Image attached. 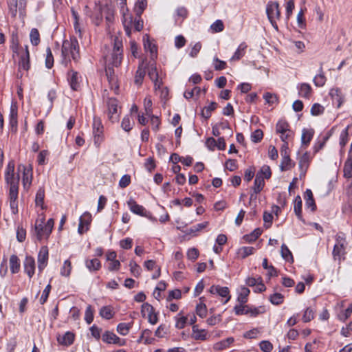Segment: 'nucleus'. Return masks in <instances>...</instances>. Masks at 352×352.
<instances>
[{
    "label": "nucleus",
    "instance_id": "nucleus-36",
    "mask_svg": "<svg viewBox=\"0 0 352 352\" xmlns=\"http://www.w3.org/2000/svg\"><path fill=\"white\" fill-rule=\"evenodd\" d=\"M218 104L215 102H211L210 104L207 107H205L202 111L201 116L204 117L206 119H208L211 116V113L214 110H215L217 107Z\"/></svg>",
    "mask_w": 352,
    "mask_h": 352
},
{
    "label": "nucleus",
    "instance_id": "nucleus-13",
    "mask_svg": "<svg viewBox=\"0 0 352 352\" xmlns=\"http://www.w3.org/2000/svg\"><path fill=\"white\" fill-rule=\"evenodd\" d=\"M209 292L212 294H218L219 296L226 298L224 304L227 303L231 296L230 295V290L228 287H221L220 285H212L209 289Z\"/></svg>",
    "mask_w": 352,
    "mask_h": 352
},
{
    "label": "nucleus",
    "instance_id": "nucleus-28",
    "mask_svg": "<svg viewBox=\"0 0 352 352\" xmlns=\"http://www.w3.org/2000/svg\"><path fill=\"white\" fill-rule=\"evenodd\" d=\"M333 100L338 102V107H339L343 102V96L340 89L332 88L329 91Z\"/></svg>",
    "mask_w": 352,
    "mask_h": 352
},
{
    "label": "nucleus",
    "instance_id": "nucleus-63",
    "mask_svg": "<svg viewBox=\"0 0 352 352\" xmlns=\"http://www.w3.org/2000/svg\"><path fill=\"white\" fill-rule=\"evenodd\" d=\"M254 248L253 247H243L239 250V253L243 258L252 254L254 253Z\"/></svg>",
    "mask_w": 352,
    "mask_h": 352
},
{
    "label": "nucleus",
    "instance_id": "nucleus-9",
    "mask_svg": "<svg viewBox=\"0 0 352 352\" xmlns=\"http://www.w3.org/2000/svg\"><path fill=\"white\" fill-rule=\"evenodd\" d=\"M92 221L91 214L89 212H85L79 219L78 232L82 234L88 231L89 225Z\"/></svg>",
    "mask_w": 352,
    "mask_h": 352
},
{
    "label": "nucleus",
    "instance_id": "nucleus-4",
    "mask_svg": "<svg viewBox=\"0 0 352 352\" xmlns=\"http://www.w3.org/2000/svg\"><path fill=\"white\" fill-rule=\"evenodd\" d=\"M266 13L273 28L278 30L276 20H279L280 18V11L278 3L277 1H269L266 6Z\"/></svg>",
    "mask_w": 352,
    "mask_h": 352
},
{
    "label": "nucleus",
    "instance_id": "nucleus-48",
    "mask_svg": "<svg viewBox=\"0 0 352 352\" xmlns=\"http://www.w3.org/2000/svg\"><path fill=\"white\" fill-rule=\"evenodd\" d=\"M175 327L179 329H184L186 326V324L187 322L188 318L186 316H182V314L179 313L176 317H175Z\"/></svg>",
    "mask_w": 352,
    "mask_h": 352
},
{
    "label": "nucleus",
    "instance_id": "nucleus-49",
    "mask_svg": "<svg viewBox=\"0 0 352 352\" xmlns=\"http://www.w3.org/2000/svg\"><path fill=\"white\" fill-rule=\"evenodd\" d=\"M133 124V122H131L129 116L127 115L123 118L121 127L125 131L129 132L132 129Z\"/></svg>",
    "mask_w": 352,
    "mask_h": 352
},
{
    "label": "nucleus",
    "instance_id": "nucleus-11",
    "mask_svg": "<svg viewBox=\"0 0 352 352\" xmlns=\"http://www.w3.org/2000/svg\"><path fill=\"white\" fill-rule=\"evenodd\" d=\"M49 252L47 246H42L38 254V269L42 272L47 265Z\"/></svg>",
    "mask_w": 352,
    "mask_h": 352
},
{
    "label": "nucleus",
    "instance_id": "nucleus-56",
    "mask_svg": "<svg viewBox=\"0 0 352 352\" xmlns=\"http://www.w3.org/2000/svg\"><path fill=\"white\" fill-rule=\"evenodd\" d=\"M263 138V133L261 129H256L251 134V140L254 143L261 142Z\"/></svg>",
    "mask_w": 352,
    "mask_h": 352
},
{
    "label": "nucleus",
    "instance_id": "nucleus-55",
    "mask_svg": "<svg viewBox=\"0 0 352 352\" xmlns=\"http://www.w3.org/2000/svg\"><path fill=\"white\" fill-rule=\"evenodd\" d=\"M314 318V311L310 308L308 307L305 309L303 316H302V320L304 322H309Z\"/></svg>",
    "mask_w": 352,
    "mask_h": 352
},
{
    "label": "nucleus",
    "instance_id": "nucleus-46",
    "mask_svg": "<svg viewBox=\"0 0 352 352\" xmlns=\"http://www.w3.org/2000/svg\"><path fill=\"white\" fill-rule=\"evenodd\" d=\"M272 175V172L269 166H263L260 170L256 173V176H260L261 178L270 179Z\"/></svg>",
    "mask_w": 352,
    "mask_h": 352
},
{
    "label": "nucleus",
    "instance_id": "nucleus-22",
    "mask_svg": "<svg viewBox=\"0 0 352 352\" xmlns=\"http://www.w3.org/2000/svg\"><path fill=\"white\" fill-rule=\"evenodd\" d=\"M19 67L23 69L28 71L30 67V53L28 50V47L26 45L25 49L24 54L21 56L20 61H19Z\"/></svg>",
    "mask_w": 352,
    "mask_h": 352
},
{
    "label": "nucleus",
    "instance_id": "nucleus-7",
    "mask_svg": "<svg viewBox=\"0 0 352 352\" xmlns=\"http://www.w3.org/2000/svg\"><path fill=\"white\" fill-rule=\"evenodd\" d=\"M92 128L94 144L97 147H99L104 140L103 125L100 118H94Z\"/></svg>",
    "mask_w": 352,
    "mask_h": 352
},
{
    "label": "nucleus",
    "instance_id": "nucleus-50",
    "mask_svg": "<svg viewBox=\"0 0 352 352\" xmlns=\"http://www.w3.org/2000/svg\"><path fill=\"white\" fill-rule=\"evenodd\" d=\"M269 300L273 305H278L283 302L284 296L280 293H274L270 296Z\"/></svg>",
    "mask_w": 352,
    "mask_h": 352
},
{
    "label": "nucleus",
    "instance_id": "nucleus-32",
    "mask_svg": "<svg viewBox=\"0 0 352 352\" xmlns=\"http://www.w3.org/2000/svg\"><path fill=\"white\" fill-rule=\"evenodd\" d=\"M10 268L12 274H16L20 270L19 260L16 255H11L10 257Z\"/></svg>",
    "mask_w": 352,
    "mask_h": 352
},
{
    "label": "nucleus",
    "instance_id": "nucleus-39",
    "mask_svg": "<svg viewBox=\"0 0 352 352\" xmlns=\"http://www.w3.org/2000/svg\"><path fill=\"white\" fill-rule=\"evenodd\" d=\"M262 232L261 228H256L250 234L245 235L244 239L247 242L252 243L261 235Z\"/></svg>",
    "mask_w": 352,
    "mask_h": 352
},
{
    "label": "nucleus",
    "instance_id": "nucleus-44",
    "mask_svg": "<svg viewBox=\"0 0 352 352\" xmlns=\"http://www.w3.org/2000/svg\"><path fill=\"white\" fill-rule=\"evenodd\" d=\"M72 269V267L71 261L69 259L65 260L63 267L60 269V275L66 277L69 276Z\"/></svg>",
    "mask_w": 352,
    "mask_h": 352
},
{
    "label": "nucleus",
    "instance_id": "nucleus-16",
    "mask_svg": "<svg viewBox=\"0 0 352 352\" xmlns=\"http://www.w3.org/2000/svg\"><path fill=\"white\" fill-rule=\"evenodd\" d=\"M80 76L77 72L70 70L67 72V80L71 88L74 91H77L80 87Z\"/></svg>",
    "mask_w": 352,
    "mask_h": 352
},
{
    "label": "nucleus",
    "instance_id": "nucleus-21",
    "mask_svg": "<svg viewBox=\"0 0 352 352\" xmlns=\"http://www.w3.org/2000/svg\"><path fill=\"white\" fill-rule=\"evenodd\" d=\"M299 96L305 98H309L312 94V89L308 83H300L297 86Z\"/></svg>",
    "mask_w": 352,
    "mask_h": 352
},
{
    "label": "nucleus",
    "instance_id": "nucleus-5",
    "mask_svg": "<svg viewBox=\"0 0 352 352\" xmlns=\"http://www.w3.org/2000/svg\"><path fill=\"white\" fill-rule=\"evenodd\" d=\"M276 133L280 135V140L285 142L294 137V132L290 129L289 123L285 120H280L276 125Z\"/></svg>",
    "mask_w": 352,
    "mask_h": 352
},
{
    "label": "nucleus",
    "instance_id": "nucleus-38",
    "mask_svg": "<svg viewBox=\"0 0 352 352\" xmlns=\"http://www.w3.org/2000/svg\"><path fill=\"white\" fill-rule=\"evenodd\" d=\"M147 6L146 0H138L135 6V12L138 17H140Z\"/></svg>",
    "mask_w": 352,
    "mask_h": 352
},
{
    "label": "nucleus",
    "instance_id": "nucleus-15",
    "mask_svg": "<svg viewBox=\"0 0 352 352\" xmlns=\"http://www.w3.org/2000/svg\"><path fill=\"white\" fill-rule=\"evenodd\" d=\"M127 205L133 213L142 217H148L146 209L142 206L138 204L133 198L129 199Z\"/></svg>",
    "mask_w": 352,
    "mask_h": 352
},
{
    "label": "nucleus",
    "instance_id": "nucleus-40",
    "mask_svg": "<svg viewBox=\"0 0 352 352\" xmlns=\"http://www.w3.org/2000/svg\"><path fill=\"white\" fill-rule=\"evenodd\" d=\"M122 60V53L112 52L110 64L112 65L113 67H118L120 65Z\"/></svg>",
    "mask_w": 352,
    "mask_h": 352
},
{
    "label": "nucleus",
    "instance_id": "nucleus-1",
    "mask_svg": "<svg viewBox=\"0 0 352 352\" xmlns=\"http://www.w3.org/2000/svg\"><path fill=\"white\" fill-rule=\"evenodd\" d=\"M15 164L13 160L8 162L5 171V180L9 185L10 206L13 213L17 212L19 177H14Z\"/></svg>",
    "mask_w": 352,
    "mask_h": 352
},
{
    "label": "nucleus",
    "instance_id": "nucleus-31",
    "mask_svg": "<svg viewBox=\"0 0 352 352\" xmlns=\"http://www.w3.org/2000/svg\"><path fill=\"white\" fill-rule=\"evenodd\" d=\"M294 210L296 215L299 220L302 221V199L299 195H297L294 199Z\"/></svg>",
    "mask_w": 352,
    "mask_h": 352
},
{
    "label": "nucleus",
    "instance_id": "nucleus-47",
    "mask_svg": "<svg viewBox=\"0 0 352 352\" xmlns=\"http://www.w3.org/2000/svg\"><path fill=\"white\" fill-rule=\"evenodd\" d=\"M280 254L282 257L287 261H293V256L291 251L285 244H283L280 248Z\"/></svg>",
    "mask_w": 352,
    "mask_h": 352
},
{
    "label": "nucleus",
    "instance_id": "nucleus-20",
    "mask_svg": "<svg viewBox=\"0 0 352 352\" xmlns=\"http://www.w3.org/2000/svg\"><path fill=\"white\" fill-rule=\"evenodd\" d=\"M146 38L144 36L143 39L144 49L150 52L151 58L154 60L157 58V46L149 40L148 35H146Z\"/></svg>",
    "mask_w": 352,
    "mask_h": 352
},
{
    "label": "nucleus",
    "instance_id": "nucleus-30",
    "mask_svg": "<svg viewBox=\"0 0 352 352\" xmlns=\"http://www.w3.org/2000/svg\"><path fill=\"white\" fill-rule=\"evenodd\" d=\"M133 324V321L129 323H119L117 326L116 330L120 335L126 336L129 333L130 329L132 328Z\"/></svg>",
    "mask_w": 352,
    "mask_h": 352
},
{
    "label": "nucleus",
    "instance_id": "nucleus-3",
    "mask_svg": "<svg viewBox=\"0 0 352 352\" xmlns=\"http://www.w3.org/2000/svg\"><path fill=\"white\" fill-rule=\"evenodd\" d=\"M54 220L53 219H49L45 224H44V219H42L40 223H38V221L36 222L35 231L36 233V237L38 241H41L43 239H47L54 228Z\"/></svg>",
    "mask_w": 352,
    "mask_h": 352
},
{
    "label": "nucleus",
    "instance_id": "nucleus-35",
    "mask_svg": "<svg viewBox=\"0 0 352 352\" xmlns=\"http://www.w3.org/2000/svg\"><path fill=\"white\" fill-rule=\"evenodd\" d=\"M344 177L345 178L352 177V156L349 155L344 163Z\"/></svg>",
    "mask_w": 352,
    "mask_h": 352
},
{
    "label": "nucleus",
    "instance_id": "nucleus-18",
    "mask_svg": "<svg viewBox=\"0 0 352 352\" xmlns=\"http://www.w3.org/2000/svg\"><path fill=\"white\" fill-rule=\"evenodd\" d=\"M311 157L308 152H305L299 160V168L300 170V176L305 175L309 166Z\"/></svg>",
    "mask_w": 352,
    "mask_h": 352
},
{
    "label": "nucleus",
    "instance_id": "nucleus-2",
    "mask_svg": "<svg viewBox=\"0 0 352 352\" xmlns=\"http://www.w3.org/2000/svg\"><path fill=\"white\" fill-rule=\"evenodd\" d=\"M62 54V63L67 65L68 62L71 59L74 61H78L80 58L79 44L77 38L74 36H71L69 39L63 41L61 48Z\"/></svg>",
    "mask_w": 352,
    "mask_h": 352
},
{
    "label": "nucleus",
    "instance_id": "nucleus-45",
    "mask_svg": "<svg viewBox=\"0 0 352 352\" xmlns=\"http://www.w3.org/2000/svg\"><path fill=\"white\" fill-rule=\"evenodd\" d=\"M30 38L31 43L36 46L40 43V34L38 30L36 28H32L30 33Z\"/></svg>",
    "mask_w": 352,
    "mask_h": 352
},
{
    "label": "nucleus",
    "instance_id": "nucleus-59",
    "mask_svg": "<svg viewBox=\"0 0 352 352\" xmlns=\"http://www.w3.org/2000/svg\"><path fill=\"white\" fill-rule=\"evenodd\" d=\"M153 307L151 305L148 304V302H145L142 305L141 314L143 317H145L146 314L148 316L150 314H153Z\"/></svg>",
    "mask_w": 352,
    "mask_h": 352
},
{
    "label": "nucleus",
    "instance_id": "nucleus-23",
    "mask_svg": "<svg viewBox=\"0 0 352 352\" xmlns=\"http://www.w3.org/2000/svg\"><path fill=\"white\" fill-rule=\"evenodd\" d=\"M326 81H327V78L323 72L322 64L321 63V65L319 69V74L318 75L315 76V77L313 79V82H314L315 86L321 87L325 85Z\"/></svg>",
    "mask_w": 352,
    "mask_h": 352
},
{
    "label": "nucleus",
    "instance_id": "nucleus-8",
    "mask_svg": "<svg viewBox=\"0 0 352 352\" xmlns=\"http://www.w3.org/2000/svg\"><path fill=\"white\" fill-rule=\"evenodd\" d=\"M108 118L111 122L118 120L119 114L118 112V101L114 98H110L107 100Z\"/></svg>",
    "mask_w": 352,
    "mask_h": 352
},
{
    "label": "nucleus",
    "instance_id": "nucleus-29",
    "mask_svg": "<svg viewBox=\"0 0 352 352\" xmlns=\"http://www.w3.org/2000/svg\"><path fill=\"white\" fill-rule=\"evenodd\" d=\"M58 341L60 344L69 346L74 341V334L70 331H67L61 338H58Z\"/></svg>",
    "mask_w": 352,
    "mask_h": 352
},
{
    "label": "nucleus",
    "instance_id": "nucleus-61",
    "mask_svg": "<svg viewBox=\"0 0 352 352\" xmlns=\"http://www.w3.org/2000/svg\"><path fill=\"white\" fill-rule=\"evenodd\" d=\"M259 346L263 352H270L273 349L272 344L268 340H263L260 342Z\"/></svg>",
    "mask_w": 352,
    "mask_h": 352
},
{
    "label": "nucleus",
    "instance_id": "nucleus-52",
    "mask_svg": "<svg viewBox=\"0 0 352 352\" xmlns=\"http://www.w3.org/2000/svg\"><path fill=\"white\" fill-rule=\"evenodd\" d=\"M249 305H244V304H239L234 307V311L236 315H248Z\"/></svg>",
    "mask_w": 352,
    "mask_h": 352
},
{
    "label": "nucleus",
    "instance_id": "nucleus-42",
    "mask_svg": "<svg viewBox=\"0 0 352 352\" xmlns=\"http://www.w3.org/2000/svg\"><path fill=\"white\" fill-rule=\"evenodd\" d=\"M113 314V310L109 306H104L100 310V316L107 320L112 318Z\"/></svg>",
    "mask_w": 352,
    "mask_h": 352
},
{
    "label": "nucleus",
    "instance_id": "nucleus-25",
    "mask_svg": "<svg viewBox=\"0 0 352 352\" xmlns=\"http://www.w3.org/2000/svg\"><path fill=\"white\" fill-rule=\"evenodd\" d=\"M234 339L233 337H229L225 340L215 343L213 346V349L215 351H222L228 348L230 345L234 342Z\"/></svg>",
    "mask_w": 352,
    "mask_h": 352
},
{
    "label": "nucleus",
    "instance_id": "nucleus-60",
    "mask_svg": "<svg viewBox=\"0 0 352 352\" xmlns=\"http://www.w3.org/2000/svg\"><path fill=\"white\" fill-rule=\"evenodd\" d=\"M196 313L201 318L206 317L207 314L206 305L204 303L198 304L196 307Z\"/></svg>",
    "mask_w": 352,
    "mask_h": 352
},
{
    "label": "nucleus",
    "instance_id": "nucleus-62",
    "mask_svg": "<svg viewBox=\"0 0 352 352\" xmlns=\"http://www.w3.org/2000/svg\"><path fill=\"white\" fill-rule=\"evenodd\" d=\"M129 266H130V270H131V274L134 276L138 277L140 275V272H141V269H140V266L135 262H132V261L130 262Z\"/></svg>",
    "mask_w": 352,
    "mask_h": 352
},
{
    "label": "nucleus",
    "instance_id": "nucleus-10",
    "mask_svg": "<svg viewBox=\"0 0 352 352\" xmlns=\"http://www.w3.org/2000/svg\"><path fill=\"white\" fill-rule=\"evenodd\" d=\"M102 340L107 344H114L118 346H124L126 344V340L120 338L113 332L106 331L102 336Z\"/></svg>",
    "mask_w": 352,
    "mask_h": 352
},
{
    "label": "nucleus",
    "instance_id": "nucleus-6",
    "mask_svg": "<svg viewBox=\"0 0 352 352\" xmlns=\"http://www.w3.org/2000/svg\"><path fill=\"white\" fill-rule=\"evenodd\" d=\"M122 23L124 25V30L127 36H130L131 33V28L133 25L134 29L139 32L143 28V21L138 17V19H135L134 23H133V18L129 14H123V19Z\"/></svg>",
    "mask_w": 352,
    "mask_h": 352
},
{
    "label": "nucleus",
    "instance_id": "nucleus-64",
    "mask_svg": "<svg viewBox=\"0 0 352 352\" xmlns=\"http://www.w3.org/2000/svg\"><path fill=\"white\" fill-rule=\"evenodd\" d=\"M324 107L320 104L316 103L313 104L311 109V113L313 116H319L322 114L324 111Z\"/></svg>",
    "mask_w": 352,
    "mask_h": 352
},
{
    "label": "nucleus",
    "instance_id": "nucleus-41",
    "mask_svg": "<svg viewBox=\"0 0 352 352\" xmlns=\"http://www.w3.org/2000/svg\"><path fill=\"white\" fill-rule=\"evenodd\" d=\"M250 291L248 287H242L238 296L237 300L240 304H245L248 301V296Z\"/></svg>",
    "mask_w": 352,
    "mask_h": 352
},
{
    "label": "nucleus",
    "instance_id": "nucleus-53",
    "mask_svg": "<svg viewBox=\"0 0 352 352\" xmlns=\"http://www.w3.org/2000/svg\"><path fill=\"white\" fill-rule=\"evenodd\" d=\"M227 63L219 59L217 57H214L213 59V67L215 70L220 71L226 68Z\"/></svg>",
    "mask_w": 352,
    "mask_h": 352
},
{
    "label": "nucleus",
    "instance_id": "nucleus-24",
    "mask_svg": "<svg viewBox=\"0 0 352 352\" xmlns=\"http://www.w3.org/2000/svg\"><path fill=\"white\" fill-rule=\"evenodd\" d=\"M85 266L89 272H94L101 268V263L98 258L86 259Z\"/></svg>",
    "mask_w": 352,
    "mask_h": 352
},
{
    "label": "nucleus",
    "instance_id": "nucleus-33",
    "mask_svg": "<svg viewBox=\"0 0 352 352\" xmlns=\"http://www.w3.org/2000/svg\"><path fill=\"white\" fill-rule=\"evenodd\" d=\"M247 45L245 43H243L239 45L234 55L230 58V61H235L240 60L245 54V50L246 49Z\"/></svg>",
    "mask_w": 352,
    "mask_h": 352
},
{
    "label": "nucleus",
    "instance_id": "nucleus-54",
    "mask_svg": "<svg viewBox=\"0 0 352 352\" xmlns=\"http://www.w3.org/2000/svg\"><path fill=\"white\" fill-rule=\"evenodd\" d=\"M18 0H8L9 11L13 17L16 16L17 13Z\"/></svg>",
    "mask_w": 352,
    "mask_h": 352
},
{
    "label": "nucleus",
    "instance_id": "nucleus-57",
    "mask_svg": "<svg viewBox=\"0 0 352 352\" xmlns=\"http://www.w3.org/2000/svg\"><path fill=\"white\" fill-rule=\"evenodd\" d=\"M211 30L214 32H220L223 30L224 25L221 20L215 21L210 26Z\"/></svg>",
    "mask_w": 352,
    "mask_h": 352
},
{
    "label": "nucleus",
    "instance_id": "nucleus-34",
    "mask_svg": "<svg viewBox=\"0 0 352 352\" xmlns=\"http://www.w3.org/2000/svg\"><path fill=\"white\" fill-rule=\"evenodd\" d=\"M44 198H45V189L43 187H40L37 190L35 197V204L36 206H41L44 209Z\"/></svg>",
    "mask_w": 352,
    "mask_h": 352
},
{
    "label": "nucleus",
    "instance_id": "nucleus-27",
    "mask_svg": "<svg viewBox=\"0 0 352 352\" xmlns=\"http://www.w3.org/2000/svg\"><path fill=\"white\" fill-rule=\"evenodd\" d=\"M192 338L196 340H206L207 331L205 329H199L197 325L192 326Z\"/></svg>",
    "mask_w": 352,
    "mask_h": 352
},
{
    "label": "nucleus",
    "instance_id": "nucleus-14",
    "mask_svg": "<svg viewBox=\"0 0 352 352\" xmlns=\"http://www.w3.org/2000/svg\"><path fill=\"white\" fill-rule=\"evenodd\" d=\"M21 167L23 168L22 182L23 188L26 190H28L32 184V168L31 166H19V169H20Z\"/></svg>",
    "mask_w": 352,
    "mask_h": 352
},
{
    "label": "nucleus",
    "instance_id": "nucleus-17",
    "mask_svg": "<svg viewBox=\"0 0 352 352\" xmlns=\"http://www.w3.org/2000/svg\"><path fill=\"white\" fill-rule=\"evenodd\" d=\"M24 271L27 275L32 278L35 272V261L32 256H26L23 263Z\"/></svg>",
    "mask_w": 352,
    "mask_h": 352
},
{
    "label": "nucleus",
    "instance_id": "nucleus-58",
    "mask_svg": "<svg viewBox=\"0 0 352 352\" xmlns=\"http://www.w3.org/2000/svg\"><path fill=\"white\" fill-rule=\"evenodd\" d=\"M146 71L144 69H141L140 67L137 70L135 76V82L137 85H141L144 77L145 76Z\"/></svg>",
    "mask_w": 352,
    "mask_h": 352
},
{
    "label": "nucleus",
    "instance_id": "nucleus-43",
    "mask_svg": "<svg viewBox=\"0 0 352 352\" xmlns=\"http://www.w3.org/2000/svg\"><path fill=\"white\" fill-rule=\"evenodd\" d=\"M295 164L292 162L289 155L282 156V161L280 166L283 171L290 169Z\"/></svg>",
    "mask_w": 352,
    "mask_h": 352
},
{
    "label": "nucleus",
    "instance_id": "nucleus-26",
    "mask_svg": "<svg viewBox=\"0 0 352 352\" xmlns=\"http://www.w3.org/2000/svg\"><path fill=\"white\" fill-rule=\"evenodd\" d=\"M314 134V131L312 129H303L302 131L301 142L302 145L307 146L311 140Z\"/></svg>",
    "mask_w": 352,
    "mask_h": 352
},
{
    "label": "nucleus",
    "instance_id": "nucleus-37",
    "mask_svg": "<svg viewBox=\"0 0 352 352\" xmlns=\"http://www.w3.org/2000/svg\"><path fill=\"white\" fill-rule=\"evenodd\" d=\"M264 186L265 181L263 178H261L260 176H256L252 187L254 192L255 194L259 193L263 190Z\"/></svg>",
    "mask_w": 352,
    "mask_h": 352
},
{
    "label": "nucleus",
    "instance_id": "nucleus-19",
    "mask_svg": "<svg viewBox=\"0 0 352 352\" xmlns=\"http://www.w3.org/2000/svg\"><path fill=\"white\" fill-rule=\"evenodd\" d=\"M346 245H342V244H335L333 250V257L335 261H338L340 263L342 259H344V255L346 254L345 249Z\"/></svg>",
    "mask_w": 352,
    "mask_h": 352
},
{
    "label": "nucleus",
    "instance_id": "nucleus-51",
    "mask_svg": "<svg viewBox=\"0 0 352 352\" xmlns=\"http://www.w3.org/2000/svg\"><path fill=\"white\" fill-rule=\"evenodd\" d=\"M54 65V56L50 47L46 49L45 66L48 69H51Z\"/></svg>",
    "mask_w": 352,
    "mask_h": 352
},
{
    "label": "nucleus",
    "instance_id": "nucleus-12",
    "mask_svg": "<svg viewBox=\"0 0 352 352\" xmlns=\"http://www.w3.org/2000/svg\"><path fill=\"white\" fill-rule=\"evenodd\" d=\"M148 75L150 79L154 83V88L155 90L160 89L161 85H162V81L159 78V74L156 67V65L155 63H150L148 69Z\"/></svg>",
    "mask_w": 352,
    "mask_h": 352
}]
</instances>
